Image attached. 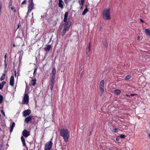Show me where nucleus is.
<instances>
[{
  "label": "nucleus",
  "mask_w": 150,
  "mask_h": 150,
  "mask_svg": "<svg viewBox=\"0 0 150 150\" xmlns=\"http://www.w3.org/2000/svg\"><path fill=\"white\" fill-rule=\"evenodd\" d=\"M104 81L102 80L100 81L99 84V90L102 94L104 92Z\"/></svg>",
  "instance_id": "nucleus-6"
},
{
  "label": "nucleus",
  "mask_w": 150,
  "mask_h": 150,
  "mask_svg": "<svg viewBox=\"0 0 150 150\" xmlns=\"http://www.w3.org/2000/svg\"><path fill=\"white\" fill-rule=\"evenodd\" d=\"M1 15V13H0V15Z\"/></svg>",
  "instance_id": "nucleus-53"
},
{
  "label": "nucleus",
  "mask_w": 150,
  "mask_h": 150,
  "mask_svg": "<svg viewBox=\"0 0 150 150\" xmlns=\"http://www.w3.org/2000/svg\"><path fill=\"white\" fill-rule=\"evenodd\" d=\"M4 62H5V63H6V60H5V61H4ZM5 66L6 67V64H5Z\"/></svg>",
  "instance_id": "nucleus-44"
},
{
  "label": "nucleus",
  "mask_w": 150,
  "mask_h": 150,
  "mask_svg": "<svg viewBox=\"0 0 150 150\" xmlns=\"http://www.w3.org/2000/svg\"><path fill=\"white\" fill-rule=\"evenodd\" d=\"M21 141L22 142L23 145V146H26V144L25 141V139L22 136L21 137Z\"/></svg>",
  "instance_id": "nucleus-17"
},
{
  "label": "nucleus",
  "mask_w": 150,
  "mask_h": 150,
  "mask_svg": "<svg viewBox=\"0 0 150 150\" xmlns=\"http://www.w3.org/2000/svg\"><path fill=\"white\" fill-rule=\"evenodd\" d=\"M140 21L142 23H144V21L141 19H140Z\"/></svg>",
  "instance_id": "nucleus-41"
},
{
  "label": "nucleus",
  "mask_w": 150,
  "mask_h": 150,
  "mask_svg": "<svg viewBox=\"0 0 150 150\" xmlns=\"http://www.w3.org/2000/svg\"><path fill=\"white\" fill-rule=\"evenodd\" d=\"M12 5V3H10V4H9V5L10 6H11Z\"/></svg>",
  "instance_id": "nucleus-47"
},
{
  "label": "nucleus",
  "mask_w": 150,
  "mask_h": 150,
  "mask_svg": "<svg viewBox=\"0 0 150 150\" xmlns=\"http://www.w3.org/2000/svg\"><path fill=\"white\" fill-rule=\"evenodd\" d=\"M81 76H82V74H81Z\"/></svg>",
  "instance_id": "nucleus-52"
},
{
  "label": "nucleus",
  "mask_w": 150,
  "mask_h": 150,
  "mask_svg": "<svg viewBox=\"0 0 150 150\" xmlns=\"http://www.w3.org/2000/svg\"><path fill=\"white\" fill-rule=\"evenodd\" d=\"M56 74V69L54 67L52 68V72L51 73V77L55 78Z\"/></svg>",
  "instance_id": "nucleus-10"
},
{
  "label": "nucleus",
  "mask_w": 150,
  "mask_h": 150,
  "mask_svg": "<svg viewBox=\"0 0 150 150\" xmlns=\"http://www.w3.org/2000/svg\"><path fill=\"white\" fill-rule=\"evenodd\" d=\"M114 92L117 95H119L121 93V91L117 89L115 90Z\"/></svg>",
  "instance_id": "nucleus-22"
},
{
  "label": "nucleus",
  "mask_w": 150,
  "mask_h": 150,
  "mask_svg": "<svg viewBox=\"0 0 150 150\" xmlns=\"http://www.w3.org/2000/svg\"><path fill=\"white\" fill-rule=\"evenodd\" d=\"M22 134L24 137H27L30 135V134L28 131L24 129L23 131Z\"/></svg>",
  "instance_id": "nucleus-9"
},
{
  "label": "nucleus",
  "mask_w": 150,
  "mask_h": 150,
  "mask_svg": "<svg viewBox=\"0 0 150 150\" xmlns=\"http://www.w3.org/2000/svg\"><path fill=\"white\" fill-rule=\"evenodd\" d=\"M113 131H114L115 132H118V130L117 129H113Z\"/></svg>",
  "instance_id": "nucleus-30"
},
{
  "label": "nucleus",
  "mask_w": 150,
  "mask_h": 150,
  "mask_svg": "<svg viewBox=\"0 0 150 150\" xmlns=\"http://www.w3.org/2000/svg\"><path fill=\"white\" fill-rule=\"evenodd\" d=\"M4 57H5V59H6V55H5Z\"/></svg>",
  "instance_id": "nucleus-46"
},
{
  "label": "nucleus",
  "mask_w": 150,
  "mask_h": 150,
  "mask_svg": "<svg viewBox=\"0 0 150 150\" xmlns=\"http://www.w3.org/2000/svg\"><path fill=\"white\" fill-rule=\"evenodd\" d=\"M84 2V0H81V1H79V2L80 5L83 6Z\"/></svg>",
  "instance_id": "nucleus-24"
},
{
  "label": "nucleus",
  "mask_w": 150,
  "mask_h": 150,
  "mask_svg": "<svg viewBox=\"0 0 150 150\" xmlns=\"http://www.w3.org/2000/svg\"><path fill=\"white\" fill-rule=\"evenodd\" d=\"M110 9H105L103 12V18L105 20H109L111 18L110 13Z\"/></svg>",
  "instance_id": "nucleus-3"
},
{
  "label": "nucleus",
  "mask_w": 150,
  "mask_h": 150,
  "mask_svg": "<svg viewBox=\"0 0 150 150\" xmlns=\"http://www.w3.org/2000/svg\"><path fill=\"white\" fill-rule=\"evenodd\" d=\"M11 10H13L14 9V8L13 7H11Z\"/></svg>",
  "instance_id": "nucleus-39"
},
{
  "label": "nucleus",
  "mask_w": 150,
  "mask_h": 150,
  "mask_svg": "<svg viewBox=\"0 0 150 150\" xmlns=\"http://www.w3.org/2000/svg\"><path fill=\"white\" fill-rule=\"evenodd\" d=\"M13 12H15V13H16V11L15 9H14L13 10Z\"/></svg>",
  "instance_id": "nucleus-40"
},
{
  "label": "nucleus",
  "mask_w": 150,
  "mask_h": 150,
  "mask_svg": "<svg viewBox=\"0 0 150 150\" xmlns=\"http://www.w3.org/2000/svg\"><path fill=\"white\" fill-rule=\"evenodd\" d=\"M26 3V1L24 0V1H23L22 2V4H25Z\"/></svg>",
  "instance_id": "nucleus-31"
},
{
  "label": "nucleus",
  "mask_w": 150,
  "mask_h": 150,
  "mask_svg": "<svg viewBox=\"0 0 150 150\" xmlns=\"http://www.w3.org/2000/svg\"><path fill=\"white\" fill-rule=\"evenodd\" d=\"M1 112L2 113L4 116H5V114L4 112L2 110H1Z\"/></svg>",
  "instance_id": "nucleus-32"
},
{
  "label": "nucleus",
  "mask_w": 150,
  "mask_h": 150,
  "mask_svg": "<svg viewBox=\"0 0 150 150\" xmlns=\"http://www.w3.org/2000/svg\"><path fill=\"white\" fill-rule=\"evenodd\" d=\"M37 70V69L36 68H35V69H34V72H33V74H34L35 73V72Z\"/></svg>",
  "instance_id": "nucleus-34"
},
{
  "label": "nucleus",
  "mask_w": 150,
  "mask_h": 150,
  "mask_svg": "<svg viewBox=\"0 0 150 150\" xmlns=\"http://www.w3.org/2000/svg\"><path fill=\"white\" fill-rule=\"evenodd\" d=\"M148 135H149V137L150 138V134H148Z\"/></svg>",
  "instance_id": "nucleus-49"
},
{
  "label": "nucleus",
  "mask_w": 150,
  "mask_h": 150,
  "mask_svg": "<svg viewBox=\"0 0 150 150\" xmlns=\"http://www.w3.org/2000/svg\"><path fill=\"white\" fill-rule=\"evenodd\" d=\"M116 140L117 141H118L120 139L118 137H117L116 139Z\"/></svg>",
  "instance_id": "nucleus-37"
},
{
  "label": "nucleus",
  "mask_w": 150,
  "mask_h": 150,
  "mask_svg": "<svg viewBox=\"0 0 150 150\" xmlns=\"http://www.w3.org/2000/svg\"><path fill=\"white\" fill-rule=\"evenodd\" d=\"M109 149L110 150H112V149L110 148V149Z\"/></svg>",
  "instance_id": "nucleus-50"
},
{
  "label": "nucleus",
  "mask_w": 150,
  "mask_h": 150,
  "mask_svg": "<svg viewBox=\"0 0 150 150\" xmlns=\"http://www.w3.org/2000/svg\"><path fill=\"white\" fill-rule=\"evenodd\" d=\"M68 13L66 12L64 15V22L59 26L58 32L60 33V34L62 36H64L66 32L68 31L71 25V22L70 21H67V17Z\"/></svg>",
  "instance_id": "nucleus-1"
},
{
  "label": "nucleus",
  "mask_w": 150,
  "mask_h": 150,
  "mask_svg": "<svg viewBox=\"0 0 150 150\" xmlns=\"http://www.w3.org/2000/svg\"><path fill=\"white\" fill-rule=\"evenodd\" d=\"M141 38V37L139 36H138L137 37V40H139Z\"/></svg>",
  "instance_id": "nucleus-36"
},
{
  "label": "nucleus",
  "mask_w": 150,
  "mask_h": 150,
  "mask_svg": "<svg viewBox=\"0 0 150 150\" xmlns=\"http://www.w3.org/2000/svg\"><path fill=\"white\" fill-rule=\"evenodd\" d=\"M3 100V96L0 93V104L1 103Z\"/></svg>",
  "instance_id": "nucleus-23"
},
{
  "label": "nucleus",
  "mask_w": 150,
  "mask_h": 150,
  "mask_svg": "<svg viewBox=\"0 0 150 150\" xmlns=\"http://www.w3.org/2000/svg\"><path fill=\"white\" fill-rule=\"evenodd\" d=\"M31 113V110H30L28 109L27 110H25L23 112V115L25 117H26L27 115H29Z\"/></svg>",
  "instance_id": "nucleus-11"
},
{
  "label": "nucleus",
  "mask_w": 150,
  "mask_h": 150,
  "mask_svg": "<svg viewBox=\"0 0 150 150\" xmlns=\"http://www.w3.org/2000/svg\"><path fill=\"white\" fill-rule=\"evenodd\" d=\"M29 4L28 7V11L27 14L30 13L31 10L33 9L34 7V4L32 0H29Z\"/></svg>",
  "instance_id": "nucleus-4"
},
{
  "label": "nucleus",
  "mask_w": 150,
  "mask_h": 150,
  "mask_svg": "<svg viewBox=\"0 0 150 150\" xmlns=\"http://www.w3.org/2000/svg\"><path fill=\"white\" fill-rule=\"evenodd\" d=\"M135 95H137V94L136 93H133V94H130V96H134Z\"/></svg>",
  "instance_id": "nucleus-33"
},
{
  "label": "nucleus",
  "mask_w": 150,
  "mask_h": 150,
  "mask_svg": "<svg viewBox=\"0 0 150 150\" xmlns=\"http://www.w3.org/2000/svg\"><path fill=\"white\" fill-rule=\"evenodd\" d=\"M29 96L27 94L25 93L24 95V97L23 98V104H27L28 103Z\"/></svg>",
  "instance_id": "nucleus-8"
},
{
  "label": "nucleus",
  "mask_w": 150,
  "mask_h": 150,
  "mask_svg": "<svg viewBox=\"0 0 150 150\" xmlns=\"http://www.w3.org/2000/svg\"><path fill=\"white\" fill-rule=\"evenodd\" d=\"M63 4L64 2L62 0H59L58 3L59 6L61 9H63L64 8Z\"/></svg>",
  "instance_id": "nucleus-14"
},
{
  "label": "nucleus",
  "mask_w": 150,
  "mask_h": 150,
  "mask_svg": "<svg viewBox=\"0 0 150 150\" xmlns=\"http://www.w3.org/2000/svg\"><path fill=\"white\" fill-rule=\"evenodd\" d=\"M88 9L87 8V7L86 6V8L85 10L83 11V12H82V14L83 15H85L86 13L88 11Z\"/></svg>",
  "instance_id": "nucleus-21"
},
{
  "label": "nucleus",
  "mask_w": 150,
  "mask_h": 150,
  "mask_svg": "<svg viewBox=\"0 0 150 150\" xmlns=\"http://www.w3.org/2000/svg\"><path fill=\"white\" fill-rule=\"evenodd\" d=\"M14 77L13 76H12L10 78L9 82L10 85L11 86L14 85Z\"/></svg>",
  "instance_id": "nucleus-12"
},
{
  "label": "nucleus",
  "mask_w": 150,
  "mask_h": 150,
  "mask_svg": "<svg viewBox=\"0 0 150 150\" xmlns=\"http://www.w3.org/2000/svg\"><path fill=\"white\" fill-rule=\"evenodd\" d=\"M33 117L32 116L30 115L26 117L25 120V122L26 123H28L31 120Z\"/></svg>",
  "instance_id": "nucleus-13"
},
{
  "label": "nucleus",
  "mask_w": 150,
  "mask_h": 150,
  "mask_svg": "<svg viewBox=\"0 0 150 150\" xmlns=\"http://www.w3.org/2000/svg\"><path fill=\"white\" fill-rule=\"evenodd\" d=\"M6 82L4 81H3L2 83L0 84V90L2 89L4 85L5 84Z\"/></svg>",
  "instance_id": "nucleus-20"
},
{
  "label": "nucleus",
  "mask_w": 150,
  "mask_h": 150,
  "mask_svg": "<svg viewBox=\"0 0 150 150\" xmlns=\"http://www.w3.org/2000/svg\"><path fill=\"white\" fill-rule=\"evenodd\" d=\"M55 78L54 77H51L50 81V87L51 90H52L54 87V82L55 81Z\"/></svg>",
  "instance_id": "nucleus-7"
},
{
  "label": "nucleus",
  "mask_w": 150,
  "mask_h": 150,
  "mask_svg": "<svg viewBox=\"0 0 150 150\" xmlns=\"http://www.w3.org/2000/svg\"><path fill=\"white\" fill-rule=\"evenodd\" d=\"M13 47H15L16 46L15 45V44L14 43H13Z\"/></svg>",
  "instance_id": "nucleus-42"
},
{
  "label": "nucleus",
  "mask_w": 150,
  "mask_h": 150,
  "mask_svg": "<svg viewBox=\"0 0 150 150\" xmlns=\"http://www.w3.org/2000/svg\"><path fill=\"white\" fill-rule=\"evenodd\" d=\"M19 27V25L18 24V26H17V29H18Z\"/></svg>",
  "instance_id": "nucleus-45"
},
{
  "label": "nucleus",
  "mask_w": 150,
  "mask_h": 150,
  "mask_svg": "<svg viewBox=\"0 0 150 150\" xmlns=\"http://www.w3.org/2000/svg\"><path fill=\"white\" fill-rule=\"evenodd\" d=\"M131 78V76L130 75H127L125 77V79L128 80L130 79Z\"/></svg>",
  "instance_id": "nucleus-27"
},
{
  "label": "nucleus",
  "mask_w": 150,
  "mask_h": 150,
  "mask_svg": "<svg viewBox=\"0 0 150 150\" xmlns=\"http://www.w3.org/2000/svg\"><path fill=\"white\" fill-rule=\"evenodd\" d=\"M15 76L16 77L17 76V78H18V76H17L16 73V71L15 72Z\"/></svg>",
  "instance_id": "nucleus-35"
},
{
  "label": "nucleus",
  "mask_w": 150,
  "mask_h": 150,
  "mask_svg": "<svg viewBox=\"0 0 150 150\" xmlns=\"http://www.w3.org/2000/svg\"><path fill=\"white\" fill-rule=\"evenodd\" d=\"M1 9H0V13H1Z\"/></svg>",
  "instance_id": "nucleus-51"
},
{
  "label": "nucleus",
  "mask_w": 150,
  "mask_h": 150,
  "mask_svg": "<svg viewBox=\"0 0 150 150\" xmlns=\"http://www.w3.org/2000/svg\"><path fill=\"white\" fill-rule=\"evenodd\" d=\"M88 51L90 52L91 50V45L90 43H89L88 44Z\"/></svg>",
  "instance_id": "nucleus-28"
},
{
  "label": "nucleus",
  "mask_w": 150,
  "mask_h": 150,
  "mask_svg": "<svg viewBox=\"0 0 150 150\" xmlns=\"http://www.w3.org/2000/svg\"><path fill=\"white\" fill-rule=\"evenodd\" d=\"M83 8V6L81 5V8H80V9H82Z\"/></svg>",
  "instance_id": "nucleus-43"
},
{
  "label": "nucleus",
  "mask_w": 150,
  "mask_h": 150,
  "mask_svg": "<svg viewBox=\"0 0 150 150\" xmlns=\"http://www.w3.org/2000/svg\"><path fill=\"white\" fill-rule=\"evenodd\" d=\"M52 143L51 141L47 142L45 145L44 150H52Z\"/></svg>",
  "instance_id": "nucleus-5"
},
{
  "label": "nucleus",
  "mask_w": 150,
  "mask_h": 150,
  "mask_svg": "<svg viewBox=\"0 0 150 150\" xmlns=\"http://www.w3.org/2000/svg\"><path fill=\"white\" fill-rule=\"evenodd\" d=\"M103 45H104L105 47H107L108 45V43L105 40L103 43Z\"/></svg>",
  "instance_id": "nucleus-26"
},
{
  "label": "nucleus",
  "mask_w": 150,
  "mask_h": 150,
  "mask_svg": "<svg viewBox=\"0 0 150 150\" xmlns=\"http://www.w3.org/2000/svg\"><path fill=\"white\" fill-rule=\"evenodd\" d=\"M5 78V74H3L0 78V80L2 81Z\"/></svg>",
  "instance_id": "nucleus-25"
},
{
  "label": "nucleus",
  "mask_w": 150,
  "mask_h": 150,
  "mask_svg": "<svg viewBox=\"0 0 150 150\" xmlns=\"http://www.w3.org/2000/svg\"><path fill=\"white\" fill-rule=\"evenodd\" d=\"M15 126V123L14 122H13L12 124L10 126V132L11 133L13 130V128Z\"/></svg>",
  "instance_id": "nucleus-16"
},
{
  "label": "nucleus",
  "mask_w": 150,
  "mask_h": 150,
  "mask_svg": "<svg viewBox=\"0 0 150 150\" xmlns=\"http://www.w3.org/2000/svg\"><path fill=\"white\" fill-rule=\"evenodd\" d=\"M60 135L62 137L65 142L68 141V139L70 136L69 130L66 129H61L60 131Z\"/></svg>",
  "instance_id": "nucleus-2"
},
{
  "label": "nucleus",
  "mask_w": 150,
  "mask_h": 150,
  "mask_svg": "<svg viewBox=\"0 0 150 150\" xmlns=\"http://www.w3.org/2000/svg\"><path fill=\"white\" fill-rule=\"evenodd\" d=\"M126 96H129V95H127V94H126Z\"/></svg>",
  "instance_id": "nucleus-48"
},
{
  "label": "nucleus",
  "mask_w": 150,
  "mask_h": 150,
  "mask_svg": "<svg viewBox=\"0 0 150 150\" xmlns=\"http://www.w3.org/2000/svg\"><path fill=\"white\" fill-rule=\"evenodd\" d=\"M51 48V46L50 45H46V46L44 48V50L46 51H48L50 50Z\"/></svg>",
  "instance_id": "nucleus-15"
},
{
  "label": "nucleus",
  "mask_w": 150,
  "mask_h": 150,
  "mask_svg": "<svg viewBox=\"0 0 150 150\" xmlns=\"http://www.w3.org/2000/svg\"><path fill=\"white\" fill-rule=\"evenodd\" d=\"M36 80L34 79L32 80L31 81V84L32 86H34L36 84Z\"/></svg>",
  "instance_id": "nucleus-19"
},
{
  "label": "nucleus",
  "mask_w": 150,
  "mask_h": 150,
  "mask_svg": "<svg viewBox=\"0 0 150 150\" xmlns=\"http://www.w3.org/2000/svg\"><path fill=\"white\" fill-rule=\"evenodd\" d=\"M2 7V4L0 3V9H1Z\"/></svg>",
  "instance_id": "nucleus-38"
},
{
  "label": "nucleus",
  "mask_w": 150,
  "mask_h": 150,
  "mask_svg": "<svg viewBox=\"0 0 150 150\" xmlns=\"http://www.w3.org/2000/svg\"><path fill=\"white\" fill-rule=\"evenodd\" d=\"M120 137L121 138H125V135L123 134H121L120 135Z\"/></svg>",
  "instance_id": "nucleus-29"
},
{
  "label": "nucleus",
  "mask_w": 150,
  "mask_h": 150,
  "mask_svg": "<svg viewBox=\"0 0 150 150\" xmlns=\"http://www.w3.org/2000/svg\"><path fill=\"white\" fill-rule=\"evenodd\" d=\"M145 32L146 36H150V30L149 29H146L145 30Z\"/></svg>",
  "instance_id": "nucleus-18"
}]
</instances>
